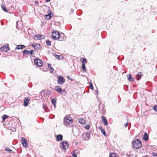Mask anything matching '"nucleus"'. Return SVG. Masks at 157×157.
Instances as JSON below:
<instances>
[{"instance_id": "obj_12", "label": "nucleus", "mask_w": 157, "mask_h": 157, "mask_svg": "<svg viewBox=\"0 0 157 157\" xmlns=\"http://www.w3.org/2000/svg\"><path fill=\"white\" fill-rule=\"evenodd\" d=\"M48 11L49 12V13L48 15H45L46 18L48 20L50 19L53 15V14L52 13V12L51 10H49Z\"/></svg>"}, {"instance_id": "obj_31", "label": "nucleus", "mask_w": 157, "mask_h": 157, "mask_svg": "<svg viewBox=\"0 0 157 157\" xmlns=\"http://www.w3.org/2000/svg\"><path fill=\"white\" fill-rule=\"evenodd\" d=\"M153 109L155 111L157 112V105H155L153 107Z\"/></svg>"}, {"instance_id": "obj_3", "label": "nucleus", "mask_w": 157, "mask_h": 157, "mask_svg": "<svg viewBox=\"0 0 157 157\" xmlns=\"http://www.w3.org/2000/svg\"><path fill=\"white\" fill-rule=\"evenodd\" d=\"M133 146L136 149L140 148L142 146V143L141 141L138 139L133 141L132 142Z\"/></svg>"}, {"instance_id": "obj_25", "label": "nucleus", "mask_w": 157, "mask_h": 157, "mask_svg": "<svg viewBox=\"0 0 157 157\" xmlns=\"http://www.w3.org/2000/svg\"><path fill=\"white\" fill-rule=\"evenodd\" d=\"M40 45L39 44H35V46L34 48L35 49H38L40 47Z\"/></svg>"}, {"instance_id": "obj_27", "label": "nucleus", "mask_w": 157, "mask_h": 157, "mask_svg": "<svg viewBox=\"0 0 157 157\" xmlns=\"http://www.w3.org/2000/svg\"><path fill=\"white\" fill-rule=\"evenodd\" d=\"M9 116L6 115H4L2 116L3 121H4Z\"/></svg>"}, {"instance_id": "obj_20", "label": "nucleus", "mask_w": 157, "mask_h": 157, "mask_svg": "<svg viewBox=\"0 0 157 157\" xmlns=\"http://www.w3.org/2000/svg\"><path fill=\"white\" fill-rule=\"evenodd\" d=\"M25 46L23 45H19L16 47V49H22L25 48Z\"/></svg>"}, {"instance_id": "obj_2", "label": "nucleus", "mask_w": 157, "mask_h": 157, "mask_svg": "<svg viewBox=\"0 0 157 157\" xmlns=\"http://www.w3.org/2000/svg\"><path fill=\"white\" fill-rule=\"evenodd\" d=\"M64 124L68 126L72 124L73 122V120L71 117L69 115H66L64 119Z\"/></svg>"}, {"instance_id": "obj_41", "label": "nucleus", "mask_w": 157, "mask_h": 157, "mask_svg": "<svg viewBox=\"0 0 157 157\" xmlns=\"http://www.w3.org/2000/svg\"><path fill=\"white\" fill-rule=\"evenodd\" d=\"M128 123H125L124 124V126L125 127H127L128 126Z\"/></svg>"}, {"instance_id": "obj_15", "label": "nucleus", "mask_w": 157, "mask_h": 157, "mask_svg": "<svg viewBox=\"0 0 157 157\" xmlns=\"http://www.w3.org/2000/svg\"><path fill=\"white\" fill-rule=\"evenodd\" d=\"M98 128L101 131V133L103 134L105 136H107V135L106 134L105 132L104 129L102 127H99Z\"/></svg>"}, {"instance_id": "obj_48", "label": "nucleus", "mask_w": 157, "mask_h": 157, "mask_svg": "<svg viewBox=\"0 0 157 157\" xmlns=\"http://www.w3.org/2000/svg\"><path fill=\"white\" fill-rule=\"evenodd\" d=\"M32 46H33V48H34V46H35V45H34V44H32Z\"/></svg>"}, {"instance_id": "obj_37", "label": "nucleus", "mask_w": 157, "mask_h": 157, "mask_svg": "<svg viewBox=\"0 0 157 157\" xmlns=\"http://www.w3.org/2000/svg\"><path fill=\"white\" fill-rule=\"evenodd\" d=\"M83 59V61H82V63H87V60L86 59L84 58V59Z\"/></svg>"}, {"instance_id": "obj_35", "label": "nucleus", "mask_w": 157, "mask_h": 157, "mask_svg": "<svg viewBox=\"0 0 157 157\" xmlns=\"http://www.w3.org/2000/svg\"><path fill=\"white\" fill-rule=\"evenodd\" d=\"M43 109L45 110V111L46 112H47V111L46 110V108H47V106H46V105H43Z\"/></svg>"}, {"instance_id": "obj_14", "label": "nucleus", "mask_w": 157, "mask_h": 157, "mask_svg": "<svg viewBox=\"0 0 157 157\" xmlns=\"http://www.w3.org/2000/svg\"><path fill=\"white\" fill-rule=\"evenodd\" d=\"M55 90H57L59 93H61V91H64V90H63L60 86H57L55 88Z\"/></svg>"}, {"instance_id": "obj_5", "label": "nucleus", "mask_w": 157, "mask_h": 157, "mask_svg": "<svg viewBox=\"0 0 157 157\" xmlns=\"http://www.w3.org/2000/svg\"><path fill=\"white\" fill-rule=\"evenodd\" d=\"M90 133L87 132L84 133L82 135V139L84 140H88L90 139Z\"/></svg>"}, {"instance_id": "obj_10", "label": "nucleus", "mask_w": 157, "mask_h": 157, "mask_svg": "<svg viewBox=\"0 0 157 157\" xmlns=\"http://www.w3.org/2000/svg\"><path fill=\"white\" fill-rule=\"evenodd\" d=\"M9 49V48L7 46H3L1 48V50L2 51L6 52Z\"/></svg>"}, {"instance_id": "obj_33", "label": "nucleus", "mask_w": 157, "mask_h": 157, "mask_svg": "<svg viewBox=\"0 0 157 157\" xmlns=\"http://www.w3.org/2000/svg\"><path fill=\"white\" fill-rule=\"evenodd\" d=\"M6 150L7 151H9L10 152L12 151V150H11L9 147H8L6 148Z\"/></svg>"}, {"instance_id": "obj_22", "label": "nucleus", "mask_w": 157, "mask_h": 157, "mask_svg": "<svg viewBox=\"0 0 157 157\" xmlns=\"http://www.w3.org/2000/svg\"><path fill=\"white\" fill-rule=\"evenodd\" d=\"M1 7L2 9L5 12H7L8 11V10L6 8L5 6L3 5H1Z\"/></svg>"}, {"instance_id": "obj_51", "label": "nucleus", "mask_w": 157, "mask_h": 157, "mask_svg": "<svg viewBox=\"0 0 157 157\" xmlns=\"http://www.w3.org/2000/svg\"><path fill=\"white\" fill-rule=\"evenodd\" d=\"M63 36H60V37H61V38H63Z\"/></svg>"}, {"instance_id": "obj_6", "label": "nucleus", "mask_w": 157, "mask_h": 157, "mask_svg": "<svg viewBox=\"0 0 157 157\" xmlns=\"http://www.w3.org/2000/svg\"><path fill=\"white\" fill-rule=\"evenodd\" d=\"M34 63L38 66H41L42 64V61L38 59H35L34 60Z\"/></svg>"}, {"instance_id": "obj_42", "label": "nucleus", "mask_w": 157, "mask_h": 157, "mask_svg": "<svg viewBox=\"0 0 157 157\" xmlns=\"http://www.w3.org/2000/svg\"><path fill=\"white\" fill-rule=\"evenodd\" d=\"M48 66L49 68H50L51 67V64H48Z\"/></svg>"}, {"instance_id": "obj_24", "label": "nucleus", "mask_w": 157, "mask_h": 157, "mask_svg": "<svg viewBox=\"0 0 157 157\" xmlns=\"http://www.w3.org/2000/svg\"><path fill=\"white\" fill-rule=\"evenodd\" d=\"M51 102L52 104H55L56 103V98H55L52 99L51 100Z\"/></svg>"}, {"instance_id": "obj_32", "label": "nucleus", "mask_w": 157, "mask_h": 157, "mask_svg": "<svg viewBox=\"0 0 157 157\" xmlns=\"http://www.w3.org/2000/svg\"><path fill=\"white\" fill-rule=\"evenodd\" d=\"M10 130L12 132H15L16 130L15 128H14V127H11Z\"/></svg>"}, {"instance_id": "obj_17", "label": "nucleus", "mask_w": 157, "mask_h": 157, "mask_svg": "<svg viewBox=\"0 0 157 157\" xmlns=\"http://www.w3.org/2000/svg\"><path fill=\"white\" fill-rule=\"evenodd\" d=\"M56 140L58 141H61L63 139V136L61 134H59L56 136Z\"/></svg>"}, {"instance_id": "obj_1", "label": "nucleus", "mask_w": 157, "mask_h": 157, "mask_svg": "<svg viewBox=\"0 0 157 157\" xmlns=\"http://www.w3.org/2000/svg\"><path fill=\"white\" fill-rule=\"evenodd\" d=\"M52 36L53 40H56L59 39L60 41L65 40L66 38L64 36V34L62 33L59 34L57 31H53L52 34Z\"/></svg>"}, {"instance_id": "obj_26", "label": "nucleus", "mask_w": 157, "mask_h": 157, "mask_svg": "<svg viewBox=\"0 0 157 157\" xmlns=\"http://www.w3.org/2000/svg\"><path fill=\"white\" fill-rule=\"evenodd\" d=\"M23 55H28L29 54V51L27 50H25L23 52Z\"/></svg>"}, {"instance_id": "obj_18", "label": "nucleus", "mask_w": 157, "mask_h": 157, "mask_svg": "<svg viewBox=\"0 0 157 157\" xmlns=\"http://www.w3.org/2000/svg\"><path fill=\"white\" fill-rule=\"evenodd\" d=\"M29 100L28 99V98H25L24 102V105L25 106H27L28 105V103L29 101Z\"/></svg>"}, {"instance_id": "obj_47", "label": "nucleus", "mask_w": 157, "mask_h": 157, "mask_svg": "<svg viewBox=\"0 0 157 157\" xmlns=\"http://www.w3.org/2000/svg\"><path fill=\"white\" fill-rule=\"evenodd\" d=\"M18 22H18V21H17V23H16V27H17V24H18Z\"/></svg>"}, {"instance_id": "obj_34", "label": "nucleus", "mask_w": 157, "mask_h": 157, "mask_svg": "<svg viewBox=\"0 0 157 157\" xmlns=\"http://www.w3.org/2000/svg\"><path fill=\"white\" fill-rule=\"evenodd\" d=\"M89 85L90 86V88L92 90H93V85H92V83H91V82H90V83H89Z\"/></svg>"}, {"instance_id": "obj_23", "label": "nucleus", "mask_w": 157, "mask_h": 157, "mask_svg": "<svg viewBox=\"0 0 157 157\" xmlns=\"http://www.w3.org/2000/svg\"><path fill=\"white\" fill-rule=\"evenodd\" d=\"M79 122L82 124H84L85 123V121L83 119L79 118Z\"/></svg>"}, {"instance_id": "obj_13", "label": "nucleus", "mask_w": 157, "mask_h": 157, "mask_svg": "<svg viewBox=\"0 0 157 157\" xmlns=\"http://www.w3.org/2000/svg\"><path fill=\"white\" fill-rule=\"evenodd\" d=\"M143 76L141 72H139L136 76V79L137 80H139L140 78Z\"/></svg>"}, {"instance_id": "obj_53", "label": "nucleus", "mask_w": 157, "mask_h": 157, "mask_svg": "<svg viewBox=\"0 0 157 157\" xmlns=\"http://www.w3.org/2000/svg\"><path fill=\"white\" fill-rule=\"evenodd\" d=\"M135 157H136V156H135Z\"/></svg>"}, {"instance_id": "obj_36", "label": "nucleus", "mask_w": 157, "mask_h": 157, "mask_svg": "<svg viewBox=\"0 0 157 157\" xmlns=\"http://www.w3.org/2000/svg\"><path fill=\"white\" fill-rule=\"evenodd\" d=\"M72 153L73 157H77V155L74 151H72Z\"/></svg>"}, {"instance_id": "obj_11", "label": "nucleus", "mask_w": 157, "mask_h": 157, "mask_svg": "<svg viewBox=\"0 0 157 157\" xmlns=\"http://www.w3.org/2000/svg\"><path fill=\"white\" fill-rule=\"evenodd\" d=\"M102 121L103 122L104 124L105 125H107L108 124L107 121L104 116L102 117Z\"/></svg>"}, {"instance_id": "obj_43", "label": "nucleus", "mask_w": 157, "mask_h": 157, "mask_svg": "<svg viewBox=\"0 0 157 157\" xmlns=\"http://www.w3.org/2000/svg\"><path fill=\"white\" fill-rule=\"evenodd\" d=\"M35 4H39V2L37 1H36L35 2Z\"/></svg>"}, {"instance_id": "obj_7", "label": "nucleus", "mask_w": 157, "mask_h": 157, "mask_svg": "<svg viewBox=\"0 0 157 157\" xmlns=\"http://www.w3.org/2000/svg\"><path fill=\"white\" fill-rule=\"evenodd\" d=\"M45 36L43 35H41L40 34L35 35L34 36V38L36 40H41L44 39L45 38Z\"/></svg>"}, {"instance_id": "obj_49", "label": "nucleus", "mask_w": 157, "mask_h": 157, "mask_svg": "<svg viewBox=\"0 0 157 157\" xmlns=\"http://www.w3.org/2000/svg\"><path fill=\"white\" fill-rule=\"evenodd\" d=\"M70 80H71V81H72L73 80V79L71 78H70Z\"/></svg>"}, {"instance_id": "obj_45", "label": "nucleus", "mask_w": 157, "mask_h": 157, "mask_svg": "<svg viewBox=\"0 0 157 157\" xmlns=\"http://www.w3.org/2000/svg\"><path fill=\"white\" fill-rule=\"evenodd\" d=\"M56 104H53L54 106V107L55 108H56Z\"/></svg>"}, {"instance_id": "obj_52", "label": "nucleus", "mask_w": 157, "mask_h": 157, "mask_svg": "<svg viewBox=\"0 0 157 157\" xmlns=\"http://www.w3.org/2000/svg\"><path fill=\"white\" fill-rule=\"evenodd\" d=\"M143 157H147L146 156H143Z\"/></svg>"}, {"instance_id": "obj_21", "label": "nucleus", "mask_w": 157, "mask_h": 157, "mask_svg": "<svg viewBox=\"0 0 157 157\" xmlns=\"http://www.w3.org/2000/svg\"><path fill=\"white\" fill-rule=\"evenodd\" d=\"M143 139L145 141H147L148 139V136L146 133H144L143 137Z\"/></svg>"}, {"instance_id": "obj_40", "label": "nucleus", "mask_w": 157, "mask_h": 157, "mask_svg": "<svg viewBox=\"0 0 157 157\" xmlns=\"http://www.w3.org/2000/svg\"><path fill=\"white\" fill-rule=\"evenodd\" d=\"M33 52V50H31L29 51V54H32Z\"/></svg>"}, {"instance_id": "obj_16", "label": "nucleus", "mask_w": 157, "mask_h": 157, "mask_svg": "<svg viewBox=\"0 0 157 157\" xmlns=\"http://www.w3.org/2000/svg\"><path fill=\"white\" fill-rule=\"evenodd\" d=\"M127 77L128 78V80L130 82L133 81H134V78L132 77L131 74H129L128 75H127Z\"/></svg>"}, {"instance_id": "obj_8", "label": "nucleus", "mask_w": 157, "mask_h": 157, "mask_svg": "<svg viewBox=\"0 0 157 157\" xmlns=\"http://www.w3.org/2000/svg\"><path fill=\"white\" fill-rule=\"evenodd\" d=\"M61 145L62 148L64 150L67 149L68 147V144L67 142H63L61 143Z\"/></svg>"}, {"instance_id": "obj_46", "label": "nucleus", "mask_w": 157, "mask_h": 157, "mask_svg": "<svg viewBox=\"0 0 157 157\" xmlns=\"http://www.w3.org/2000/svg\"><path fill=\"white\" fill-rule=\"evenodd\" d=\"M51 0H46V1L47 2H49Z\"/></svg>"}, {"instance_id": "obj_44", "label": "nucleus", "mask_w": 157, "mask_h": 157, "mask_svg": "<svg viewBox=\"0 0 157 157\" xmlns=\"http://www.w3.org/2000/svg\"><path fill=\"white\" fill-rule=\"evenodd\" d=\"M126 155L127 156H129L131 155L130 154H127Z\"/></svg>"}, {"instance_id": "obj_28", "label": "nucleus", "mask_w": 157, "mask_h": 157, "mask_svg": "<svg viewBox=\"0 0 157 157\" xmlns=\"http://www.w3.org/2000/svg\"><path fill=\"white\" fill-rule=\"evenodd\" d=\"M109 157H117L116 154L112 153L109 155Z\"/></svg>"}, {"instance_id": "obj_38", "label": "nucleus", "mask_w": 157, "mask_h": 157, "mask_svg": "<svg viewBox=\"0 0 157 157\" xmlns=\"http://www.w3.org/2000/svg\"><path fill=\"white\" fill-rule=\"evenodd\" d=\"M90 128V126L88 125H87L85 126V128L87 129H89Z\"/></svg>"}, {"instance_id": "obj_30", "label": "nucleus", "mask_w": 157, "mask_h": 157, "mask_svg": "<svg viewBox=\"0 0 157 157\" xmlns=\"http://www.w3.org/2000/svg\"><path fill=\"white\" fill-rule=\"evenodd\" d=\"M46 43L48 45H51V41L49 40H47L46 41Z\"/></svg>"}, {"instance_id": "obj_9", "label": "nucleus", "mask_w": 157, "mask_h": 157, "mask_svg": "<svg viewBox=\"0 0 157 157\" xmlns=\"http://www.w3.org/2000/svg\"><path fill=\"white\" fill-rule=\"evenodd\" d=\"M21 141L22 144L24 147H28V144L27 142H26V140L25 138L22 137L21 139Z\"/></svg>"}, {"instance_id": "obj_4", "label": "nucleus", "mask_w": 157, "mask_h": 157, "mask_svg": "<svg viewBox=\"0 0 157 157\" xmlns=\"http://www.w3.org/2000/svg\"><path fill=\"white\" fill-rule=\"evenodd\" d=\"M57 82L60 85L62 84L65 82V78L61 75H59L57 77Z\"/></svg>"}, {"instance_id": "obj_29", "label": "nucleus", "mask_w": 157, "mask_h": 157, "mask_svg": "<svg viewBox=\"0 0 157 157\" xmlns=\"http://www.w3.org/2000/svg\"><path fill=\"white\" fill-rule=\"evenodd\" d=\"M82 68L83 70L85 71H86V67L85 65V64L82 63Z\"/></svg>"}, {"instance_id": "obj_19", "label": "nucleus", "mask_w": 157, "mask_h": 157, "mask_svg": "<svg viewBox=\"0 0 157 157\" xmlns=\"http://www.w3.org/2000/svg\"><path fill=\"white\" fill-rule=\"evenodd\" d=\"M54 56L56 57V58L58 59H62L63 58V57L62 56H59L57 55L56 53L54 55Z\"/></svg>"}, {"instance_id": "obj_50", "label": "nucleus", "mask_w": 157, "mask_h": 157, "mask_svg": "<svg viewBox=\"0 0 157 157\" xmlns=\"http://www.w3.org/2000/svg\"><path fill=\"white\" fill-rule=\"evenodd\" d=\"M153 155H155V156H157V155H154V154H153Z\"/></svg>"}, {"instance_id": "obj_39", "label": "nucleus", "mask_w": 157, "mask_h": 157, "mask_svg": "<svg viewBox=\"0 0 157 157\" xmlns=\"http://www.w3.org/2000/svg\"><path fill=\"white\" fill-rule=\"evenodd\" d=\"M49 71H50L51 73H52L54 71L53 68L52 67H50Z\"/></svg>"}]
</instances>
